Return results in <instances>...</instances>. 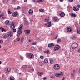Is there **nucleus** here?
Masks as SVG:
<instances>
[{
	"label": "nucleus",
	"mask_w": 80,
	"mask_h": 80,
	"mask_svg": "<svg viewBox=\"0 0 80 80\" xmlns=\"http://www.w3.org/2000/svg\"><path fill=\"white\" fill-rule=\"evenodd\" d=\"M23 24L21 25L19 28H18V31L17 32V36L18 37H20V34L22 33V28L23 27Z\"/></svg>",
	"instance_id": "f257e3e1"
},
{
	"label": "nucleus",
	"mask_w": 80,
	"mask_h": 80,
	"mask_svg": "<svg viewBox=\"0 0 80 80\" xmlns=\"http://www.w3.org/2000/svg\"><path fill=\"white\" fill-rule=\"evenodd\" d=\"M78 45L77 43H74L72 45V46L71 47L70 49L71 50H73L74 49L77 48L78 47Z\"/></svg>",
	"instance_id": "f03ea898"
},
{
	"label": "nucleus",
	"mask_w": 80,
	"mask_h": 80,
	"mask_svg": "<svg viewBox=\"0 0 80 80\" xmlns=\"http://www.w3.org/2000/svg\"><path fill=\"white\" fill-rule=\"evenodd\" d=\"M8 37L9 39H10L11 38H12L13 37V32L12 31H10L8 32Z\"/></svg>",
	"instance_id": "7ed1b4c3"
},
{
	"label": "nucleus",
	"mask_w": 80,
	"mask_h": 80,
	"mask_svg": "<svg viewBox=\"0 0 80 80\" xmlns=\"http://www.w3.org/2000/svg\"><path fill=\"white\" fill-rule=\"evenodd\" d=\"M5 71L7 73H10L11 72V68H5Z\"/></svg>",
	"instance_id": "20e7f679"
},
{
	"label": "nucleus",
	"mask_w": 80,
	"mask_h": 80,
	"mask_svg": "<svg viewBox=\"0 0 80 80\" xmlns=\"http://www.w3.org/2000/svg\"><path fill=\"white\" fill-rule=\"evenodd\" d=\"M54 68L56 70H58L60 69V65L58 64H56L54 66Z\"/></svg>",
	"instance_id": "39448f33"
},
{
	"label": "nucleus",
	"mask_w": 80,
	"mask_h": 80,
	"mask_svg": "<svg viewBox=\"0 0 80 80\" xmlns=\"http://www.w3.org/2000/svg\"><path fill=\"white\" fill-rule=\"evenodd\" d=\"M63 75V73L62 72L58 73V74H56L55 75V77H60L61 76H62Z\"/></svg>",
	"instance_id": "423d86ee"
},
{
	"label": "nucleus",
	"mask_w": 80,
	"mask_h": 80,
	"mask_svg": "<svg viewBox=\"0 0 80 80\" xmlns=\"http://www.w3.org/2000/svg\"><path fill=\"white\" fill-rule=\"evenodd\" d=\"M59 49H60V46L58 45L55 47L54 51H56V50H59Z\"/></svg>",
	"instance_id": "0eeeda50"
},
{
	"label": "nucleus",
	"mask_w": 80,
	"mask_h": 80,
	"mask_svg": "<svg viewBox=\"0 0 80 80\" xmlns=\"http://www.w3.org/2000/svg\"><path fill=\"white\" fill-rule=\"evenodd\" d=\"M27 55L28 57H29L30 58H32L33 57V54L30 53H28L27 54Z\"/></svg>",
	"instance_id": "6e6552de"
},
{
	"label": "nucleus",
	"mask_w": 80,
	"mask_h": 80,
	"mask_svg": "<svg viewBox=\"0 0 80 80\" xmlns=\"http://www.w3.org/2000/svg\"><path fill=\"white\" fill-rule=\"evenodd\" d=\"M18 14V13L17 11H16L14 12V13H13L12 14V16H13L14 17H17Z\"/></svg>",
	"instance_id": "1a4fd4ad"
},
{
	"label": "nucleus",
	"mask_w": 80,
	"mask_h": 80,
	"mask_svg": "<svg viewBox=\"0 0 80 80\" xmlns=\"http://www.w3.org/2000/svg\"><path fill=\"white\" fill-rule=\"evenodd\" d=\"M7 35L4 33L2 35V38H3V39H6L7 37Z\"/></svg>",
	"instance_id": "9d476101"
},
{
	"label": "nucleus",
	"mask_w": 80,
	"mask_h": 80,
	"mask_svg": "<svg viewBox=\"0 0 80 80\" xmlns=\"http://www.w3.org/2000/svg\"><path fill=\"white\" fill-rule=\"evenodd\" d=\"M53 20L54 22H58L59 19H58L57 18L54 17L53 18Z\"/></svg>",
	"instance_id": "9b49d317"
},
{
	"label": "nucleus",
	"mask_w": 80,
	"mask_h": 80,
	"mask_svg": "<svg viewBox=\"0 0 80 80\" xmlns=\"http://www.w3.org/2000/svg\"><path fill=\"white\" fill-rule=\"evenodd\" d=\"M5 23L6 25H10L11 24V22H9L8 20H6L5 22Z\"/></svg>",
	"instance_id": "f8f14e48"
},
{
	"label": "nucleus",
	"mask_w": 80,
	"mask_h": 80,
	"mask_svg": "<svg viewBox=\"0 0 80 80\" xmlns=\"http://www.w3.org/2000/svg\"><path fill=\"white\" fill-rule=\"evenodd\" d=\"M67 31L68 32H72V28L71 27H69L67 29Z\"/></svg>",
	"instance_id": "ddd939ff"
},
{
	"label": "nucleus",
	"mask_w": 80,
	"mask_h": 80,
	"mask_svg": "<svg viewBox=\"0 0 80 80\" xmlns=\"http://www.w3.org/2000/svg\"><path fill=\"white\" fill-rule=\"evenodd\" d=\"M73 10L74 11H78L79 10V8L76 7H74L73 8Z\"/></svg>",
	"instance_id": "4468645a"
},
{
	"label": "nucleus",
	"mask_w": 80,
	"mask_h": 80,
	"mask_svg": "<svg viewBox=\"0 0 80 80\" xmlns=\"http://www.w3.org/2000/svg\"><path fill=\"white\" fill-rule=\"evenodd\" d=\"M49 60L51 64H53V58H50L49 59Z\"/></svg>",
	"instance_id": "2eb2a0df"
},
{
	"label": "nucleus",
	"mask_w": 80,
	"mask_h": 80,
	"mask_svg": "<svg viewBox=\"0 0 80 80\" xmlns=\"http://www.w3.org/2000/svg\"><path fill=\"white\" fill-rule=\"evenodd\" d=\"M52 46H55V44L53 43H51L48 45V47L49 48H51Z\"/></svg>",
	"instance_id": "dca6fc26"
},
{
	"label": "nucleus",
	"mask_w": 80,
	"mask_h": 80,
	"mask_svg": "<svg viewBox=\"0 0 80 80\" xmlns=\"http://www.w3.org/2000/svg\"><path fill=\"white\" fill-rule=\"evenodd\" d=\"M30 33V30H27L26 31L25 33L26 35H29Z\"/></svg>",
	"instance_id": "f3484780"
},
{
	"label": "nucleus",
	"mask_w": 80,
	"mask_h": 80,
	"mask_svg": "<svg viewBox=\"0 0 80 80\" xmlns=\"http://www.w3.org/2000/svg\"><path fill=\"white\" fill-rule=\"evenodd\" d=\"M38 74L39 76H42L43 74V72H38Z\"/></svg>",
	"instance_id": "a211bd4d"
},
{
	"label": "nucleus",
	"mask_w": 80,
	"mask_h": 80,
	"mask_svg": "<svg viewBox=\"0 0 80 80\" xmlns=\"http://www.w3.org/2000/svg\"><path fill=\"white\" fill-rule=\"evenodd\" d=\"M57 43H60L61 42V39L58 38L57 40Z\"/></svg>",
	"instance_id": "6ab92c4d"
},
{
	"label": "nucleus",
	"mask_w": 80,
	"mask_h": 80,
	"mask_svg": "<svg viewBox=\"0 0 80 80\" xmlns=\"http://www.w3.org/2000/svg\"><path fill=\"white\" fill-rule=\"evenodd\" d=\"M50 50H47V51H44V53H46L47 54H50Z\"/></svg>",
	"instance_id": "aec40b11"
},
{
	"label": "nucleus",
	"mask_w": 80,
	"mask_h": 80,
	"mask_svg": "<svg viewBox=\"0 0 80 80\" xmlns=\"http://www.w3.org/2000/svg\"><path fill=\"white\" fill-rule=\"evenodd\" d=\"M44 62L45 63H48V59L47 58H45L44 60Z\"/></svg>",
	"instance_id": "412c9836"
},
{
	"label": "nucleus",
	"mask_w": 80,
	"mask_h": 80,
	"mask_svg": "<svg viewBox=\"0 0 80 80\" xmlns=\"http://www.w3.org/2000/svg\"><path fill=\"white\" fill-rule=\"evenodd\" d=\"M71 16L72 17H76V15L75 14L72 13L71 14Z\"/></svg>",
	"instance_id": "4be33fe9"
},
{
	"label": "nucleus",
	"mask_w": 80,
	"mask_h": 80,
	"mask_svg": "<svg viewBox=\"0 0 80 80\" xmlns=\"http://www.w3.org/2000/svg\"><path fill=\"white\" fill-rule=\"evenodd\" d=\"M24 24L25 25H28V21H25L24 22Z\"/></svg>",
	"instance_id": "5701e85b"
},
{
	"label": "nucleus",
	"mask_w": 80,
	"mask_h": 80,
	"mask_svg": "<svg viewBox=\"0 0 80 80\" xmlns=\"http://www.w3.org/2000/svg\"><path fill=\"white\" fill-rule=\"evenodd\" d=\"M28 13L29 14H30V13H33V10L32 9L29 10L28 11Z\"/></svg>",
	"instance_id": "b1692460"
},
{
	"label": "nucleus",
	"mask_w": 80,
	"mask_h": 80,
	"mask_svg": "<svg viewBox=\"0 0 80 80\" xmlns=\"http://www.w3.org/2000/svg\"><path fill=\"white\" fill-rule=\"evenodd\" d=\"M11 28L12 29H14V28H15V26H14L13 24H12L11 25Z\"/></svg>",
	"instance_id": "393cba45"
},
{
	"label": "nucleus",
	"mask_w": 80,
	"mask_h": 80,
	"mask_svg": "<svg viewBox=\"0 0 80 80\" xmlns=\"http://www.w3.org/2000/svg\"><path fill=\"white\" fill-rule=\"evenodd\" d=\"M60 15L61 17H64L65 16V13H62L61 14H60Z\"/></svg>",
	"instance_id": "a878e982"
},
{
	"label": "nucleus",
	"mask_w": 80,
	"mask_h": 80,
	"mask_svg": "<svg viewBox=\"0 0 80 80\" xmlns=\"http://www.w3.org/2000/svg\"><path fill=\"white\" fill-rule=\"evenodd\" d=\"M48 24V27H50L52 25V23H51V22H49Z\"/></svg>",
	"instance_id": "bb28decb"
},
{
	"label": "nucleus",
	"mask_w": 80,
	"mask_h": 80,
	"mask_svg": "<svg viewBox=\"0 0 80 80\" xmlns=\"http://www.w3.org/2000/svg\"><path fill=\"white\" fill-rule=\"evenodd\" d=\"M8 14H12V12L10 11V9H9L8 10Z\"/></svg>",
	"instance_id": "cd10ccee"
},
{
	"label": "nucleus",
	"mask_w": 80,
	"mask_h": 80,
	"mask_svg": "<svg viewBox=\"0 0 80 80\" xmlns=\"http://www.w3.org/2000/svg\"><path fill=\"white\" fill-rule=\"evenodd\" d=\"M10 80H15V78L13 77H10Z\"/></svg>",
	"instance_id": "c85d7f7f"
},
{
	"label": "nucleus",
	"mask_w": 80,
	"mask_h": 80,
	"mask_svg": "<svg viewBox=\"0 0 80 80\" xmlns=\"http://www.w3.org/2000/svg\"><path fill=\"white\" fill-rule=\"evenodd\" d=\"M0 29L1 30L2 32H5V30H4V29L3 28H0Z\"/></svg>",
	"instance_id": "c756f323"
},
{
	"label": "nucleus",
	"mask_w": 80,
	"mask_h": 80,
	"mask_svg": "<svg viewBox=\"0 0 80 80\" xmlns=\"http://www.w3.org/2000/svg\"><path fill=\"white\" fill-rule=\"evenodd\" d=\"M37 43V42H33L32 44V45H36Z\"/></svg>",
	"instance_id": "7c9ffc66"
},
{
	"label": "nucleus",
	"mask_w": 80,
	"mask_h": 80,
	"mask_svg": "<svg viewBox=\"0 0 80 80\" xmlns=\"http://www.w3.org/2000/svg\"><path fill=\"white\" fill-rule=\"evenodd\" d=\"M39 12H41V13H42V12H43V10L42 9H39Z\"/></svg>",
	"instance_id": "2f4dec72"
},
{
	"label": "nucleus",
	"mask_w": 80,
	"mask_h": 80,
	"mask_svg": "<svg viewBox=\"0 0 80 80\" xmlns=\"http://www.w3.org/2000/svg\"><path fill=\"white\" fill-rule=\"evenodd\" d=\"M24 40V38H21V42H22Z\"/></svg>",
	"instance_id": "473e14b6"
},
{
	"label": "nucleus",
	"mask_w": 80,
	"mask_h": 80,
	"mask_svg": "<svg viewBox=\"0 0 80 80\" xmlns=\"http://www.w3.org/2000/svg\"><path fill=\"white\" fill-rule=\"evenodd\" d=\"M20 38H17L16 39V40H17V41H20Z\"/></svg>",
	"instance_id": "72a5a7b5"
},
{
	"label": "nucleus",
	"mask_w": 80,
	"mask_h": 80,
	"mask_svg": "<svg viewBox=\"0 0 80 80\" xmlns=\"http://www.w3.org/2000/svg\"><path fill=\"white\" fill-rule=\"evenodd\" d=\"M44 0H38V2L40 3V2H43Z\"/></svg>",
	"instance_id": "f704fd0d"
},
{
	"label": "nucleus",
	"mask_w": 80,
	"mask_h": 80,
	"mask_svg": "<svg viewBox=\"0 0 80 80\" xmlns=\"http://www.w3.org/2000/svg\"><path fill=\"white\" fill-rule=\"evenodd\" d=\"M12 31L13 32H17V30L15 29H13Z\"/></svg>",
	"instance_id": "c9c22d12"
},
{
	"label": "nucleus",
	"mask_w": 80,
	"mask_h": 80,
	"mask_svg": "<svg viewBox=\"0 0 80 80\" xmlns=\"http://www.w3.org/2000/svg\"><path fill=\"white\" fill-rule=\"evenodd\" d=\"M77 32L78 34H80V31H78V30L77 29Z\"/></svg>",
	"instance_id": "e433bc0d"
},
{
	"label": "nucleus",
	"mask_w": 80,
	"mask_h": 80,
	"mask_svg": "<svg viewBox=\"0 0 80 80\" xmlns=\"http://www.w3.org/2000/svg\"><path fill=\"white\" fill-rule=\"evenodd\" d=\"M23 68H27V66L25 65H24L23 66Z\"/></svg>",
	"instance_id": "4c0bfd02"
},
{
	"label": "nucleus",
	"mask_w": 80,
	"mask_h": 80,
	"mask_svg": "<svg viewBox=\"0 0 80 80\" xmlns=\"http://www.w3.org/2000/svg\"><path fill=\"white\" fill-rule=\"evenodd\" d=\"M20 58L21 60H23V57H22V56H21Z\"/></svg>",
	"instance_id": "58836bf2"
},
{
	"label": "nucleus",
	"mask_w": 80,
	"mask_h": 80,
	"mask_svg": "<svg viewBox=\"0 0 80 80\" xmlns=\"http://www.w3.org/2000/svg\"><path fill=\"white\" fill-rule=\"evenodd\" d=\"M45 22H49V20L46 19L45 20Z\"/></svg>",
	"instance_id": "ea45409f"
},
{
	"label": "nucleus",
	"mask_w": 80,
	"mask_h": 80,
	"mask_svg": "<svg viewBox=\"0 0 80 80\" xmlns=\"http://www.w3.org/2000/svg\"><path fill=\"white\" fill-rule=\"evenodd\" d=\"M40 58H41V59H43V56H40Z\"/></svg>",
	"instance_id": "a19ab883"
},
{
	"label": "nucleus",
	"mask_w": 80,
	"mask_h": 80,
	"mask_svg": "<svg viewBox=\"0 0 80 80\" xmlns=\"http://www.w3.org/2000/svg\"><path fill=\"white\" fill-rule=\"evenodd\" d=\"M34 47L32 46L31 48V50H34Z\"/></svg>",
	"instance_id": "79ce46f5"
},
{
	"label": "nucleus",
	"mask_w": 80,
	"mask_h": 80,
	"mask_svg": "<svg viewBox=\"0 0 80 80\" xmlns=\"http://www.w3.org/2000/svg\"><path fill=\"white\" fill-rule=\"evenodd\" d=\"M3 42V40H0V44L2 43Z\"/></svg>",
	"instance_id": "37998d69"
},
{
	"label": "nucleus",
	"mask_w": 80,
	"mask_h": 80,
	"mask_svg": "<svg viewBox=\"0 0 80 80\" xmlns=\"http://www.w3.org/2000/svg\"><path fill=\"white\" fill-rule=\"evenodd\" d=\"M20 8V6H18L17 7V9H18V10H19Z\"/></svg>",
	"instance_id": "c03bdc74"
},
{
	"label": "nucleus",
	"mask_w": 80,
	"mask_h": 80,
	"mask_svg": "<svg viewBox=\"0 0 80 80\" xmlns=\"http://www.w3.org/2000/svg\"><path fill=\"white\" fill-rule=\"evenodd\" d=\"M50 78H55V76H51Z\"/></svg>",
	"instance_id": "a18cd8bd"
},
{
	"label": "nucleus",
	"mask_w": 80,
	"mask_h": 80,
	"mask_svg": "<svg viewBox=\"0 0 80 80\" xmlns=\"http://www.w3.org/2000/svg\"><path fill=\"white\" fill-rule=\"evenodd\" d=\"M58 38V35L56 36V37L54 38V39H55V40H56V39H57V38Z\"/></svg>",
	"instance_id": "49530a36"
},
{
	"label": "nucleus",
	"mask_w": 80,
	"mask_h": 80,
	"mask_svg": "<svg viewBox=\"0 0 80 80\" xmlns=\"http://www.w3.org/2000/svg\"><path fill=\"white\" fill-rule=\"evenodd\" d=\"M0 15L1 17H3V16H4V14H3V13H2Z\"/></svg>",
	"instance_id": "de8ad7c7"
},
{
	"label": "nucleus",
	"mask_w": 80,
	"mask_h": 80,
	"mask_svg": "<svg viewBox=\"0 0 80 80\" xmlns=\"http://www.w3.org/2000/svg\"><path fill=\"white\" fill-rule=\"evenodd\" d=\"M72 76V77H75V74H73L72 73L71 74Z\"/></svg>",
	"instance_id": "09e8293b"
},
{
	"label": "nucleus",
	"mask_w": 80,
	"mask_h": 80,
	"mask_svg": "<svg viewBox=\"0 0 80 80\" xmlns=\"http://www.w3.org/2000/svg\"><path fill=\"white\" fill-rule=\"evenodd\" d=\"M28 41L29 42H31V41H32V39H28Z\"/></svg>",
	"instance_id": "8fccbe9b"
},
{
	"label": "nucleus",
	"mask_w": 80,
	"mask_h": 80,
	"mask_svg": "<svg viewBox=\"0 0 80 80\" xmlns=\"http://www.w3.org/2000/svg\"><path fill=\"white\" fill-rule=\"evenodd\" d=\"M47 79V78L46 77H44L43 78V80H46Z\"/></svg>",
	"instance_id": "3c124183"
},
{
	"label": "nucleus",
	"mask_w": 80,
	"mask_h": 80,
	"mask_svg": "<svg viewBox=\"0 0 80 80\" xmlns=\"http://www.w3.org/2000/svg\"><path fill=\"white\" fill-rule=\"evenodd\" d=\"M75 38V36H72V39H73V38Z\"/></svg>",
	"instance_id": "603ef678"
},
{
	"label": "nucleus",
	"mask_w": 80,
	"mask_h": 80,
	"mask_svg": "<svg viewBox=\"0 0 80 80\" xmlns=\"http://www.w3.org/2000/svg\"><path fill=\"white\" fill-rule=\"evenodd\" d=\"M77 7H78V8H80V5L78 4L77 5Z\"/></svg>",
	"instance_id": "864d4df0"
},
{
	"label": "nucleus",
	"mask_w": 80,
	"mask_h": 80,
	"mask_svg": "<svg viewBox=\"0 0 80 80\" xmlns=\"http://www.w3.org/2000/svg\"><path fill=\"white\" fill-rule=\"evenodd\" d=\"M51 35H54V33L52 32L51 33Z\"/></svg>",
	"instance_id": "5fc2aeb1"
},
{
	"label": "nucleus",
	"mask_w": 80,
	"mask_h": 80,
	"mask_svg": "<svg viewBox=\"0 0 80 80\" xmlns=\"http://www.w3.org/2000/svg\"><path fill=\"white\" fill-rule=\"evenodd\" d=\"M78 52H80V48L78 50Z\"/></svg>",
	"instance_id": "6e6d98bb"
},
{
	"label": "nucleus",
	"mask_w": 80,
	"mask_h": 80,
	"mask_svg": "<svg viewBox=\"0 0 80 80\" xmlns=\"http://www.w3.org/2000/svg\"><path fill=\"white\" fill-rule=\"evenodd\" d=\"M24 2H27V0H24Z\"/></svg>",
	"instance_id": "4d7b16f0"
},
{
	"label": "nucleus",
	"mask_w": 80,
	"mask_h": 80,
	"mask_svg": "<svg viewBox=\"0 0 80 80\" xmlns=\"http://www.w3.org/2000/svg\"><path fill=\"white\" fill-rule=\"evenodd\" d=\"M60 1L61 2H62L63 1V0H60Z\"/></svg>",
	"instance_id": "13d9d810"
},
{
	"label": "nucleus",
	"mask_w": 80,
	"mask_h": 80,
	"mask_svg": "<svg viewBox=\"0 0 80 80\" xmlns=\"http://www.w3.org/2000/svg\"><path fill=\"white\" fill-rule=\"evenodd\" d=\"M16 0H12V2H15Z\"/></svg>",
	"instance_id": "bf43d9fd"
},
{
	"label": "nucleus",
	"mask_w": 80,
	"mask_h": 80,
	"mask_svg": "<svg viewBox=\"0 0 80 80\" xmlns=\"http://www.w3.org/2000/svg\"><path fill=\"white\" fill-rule=\"evenodd\" d=\"M69 2H73V0H69Z\"/></svg>",
	"instance_id": "052dcab7"
},
{
	"label": "nucleus",
	"mask_w": 80,
	"mask_h": 80,
	"mask_svg": "<svg viewBox=\"0 0 80 80\" xmlns=\"http://www.w3.org/2000/svg\"><path fill=\"white\" fill-rule=\"evenodd\" d=\"M64 53H65V55H67V52H65Z\"/></svg>",
	"instance_id": "680f3d73"
},
{
	"label": "nucleus",
	"mask_w": 80,
	"mask_h": 80,
	"mask_svg": "<svg viewBox=\"0 0 80 80\" xmlns=\"http://www.w3.org/2000/svg\"><path fill=\"white\" fill-rule=\"evenodd\" d=\"M39 50H42V48H39Z\"/></svg>",
	"instance_id": "e2e57ef3"
},
{
	"label": "nucleus",
	"mask_w": 80,
	"mask_h": 80,
	"mask_svg": "<svg viewBox=\"0 0 80 80\" xmlns=\"http://www.w3.org/2000/svg\"><path fill=\"white\" fill-rule=\"evenodd\" d=\"M73 73H75V70H73Z\"/></svg>",
	"instance_id": "0e129e2a"
},
{
	"label": "nucleus",
	"mask_w": 80,
	"mask_h": 80,
	"mask_svg": "<svg viewBox=\"0 0 80 80\" xmlns=\"http://www.w3.org/2000/svg\"><path fill=\"white\" fill-rule=\"evenodd\" d=\"M31 70H32V71H34V69H31Z\"/></svg>",
	"instance_id": "69168bd1"
},
{
	"label": "nucleus",
	"mask_w": 80,
	"mask_h": 80,
	"mask_svg": "<svg viewBox=\"0 0 80 80\" xmlns=\"http://www.w3.org/2000/svg\"><path fill=\"white\" fill-rule=\"evenodd\" d=\"M14 42H17V41H16V40H14Z\"/></svg>",
	"instance_id": "338daca9"
},
{
	"label": "nucleus",
	"mask_w": 80,
	"mask_h": 80,
	"mask_svg": "<svg viewBox=\"0 0 80 80\" xmlns=\"http://www.w3.org/2000/svg\"><path fill=\"white\" fill-rule=\"evenodd\" d=\"M79 72L80 73V69H79Z\"/></svg>",
	"instance_id": "774afa93"
}]
</instances>
